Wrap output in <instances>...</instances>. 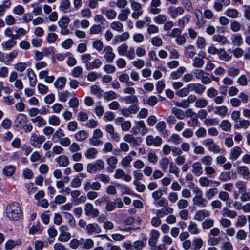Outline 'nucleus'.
Returning <instances> with one entry per match:
<instances>
[{"label": "nucleus", "mask_w": 250, "mask_h": 250, "mask_svg": "<svg viewBox=\"0 0 250 250\" xmlns=\"http://www.w3.org/2000/svg\"><path fill=\"white\" fill-rule=\"evenodd\" d=\"M6 214L7 217L12 221L19 220L23 215L20 205L16 202H14L7 206Z\"/></svg>", "instance_id": "f257e3e1"}, {"label": "nucleus", "mask_w": 250, "mask_h": 250, "mask_svg": "<svg viewBox=\"0 0 250 250\" xmlns=\"http://www.w3.org/2000/svg\"><path fill=\"white\" fill-rule=\"evenodd\" d=\"M192 191L195 194L192 199L193 204L200 208L206 207L208 205V201L204 198L203 191L197 187L193 188Z\"/></svg>", "instance_id": "f03ea898"}, {"label": "nucleus", "mask_w": 250, "mask_h": 250, "mask_svg": "<svg viewBox=\"0 0 250 250\" xmlns=\"http://www.w3.org/2000/svg\"><path fill=\"white\" fill-rule=\"evenodd\" d=\"M139 132L142 136L145 135L148 132V128L142 120L135 122V125L131 130V132L133 135H137Z\"/></svg>", "instance_id": "7ed1b4c3"}, {"label": "nucleus", "mask_w": 250, "mask_h": 250, "mask_svg": "<svg viewBox=\"0 0 250 250\" xmlns=\"http://www.w3.org/2000/svg\"><path fill=\"white\" fill-rule=\"evenodd\" d=\"M203 144L208 148V151L214 153H220L223 151V150L221 149L220 147L214 142L212 138L205 139L203 141Z\"/></svg>", "instance_id": "20e7f679"}, {"label": "nucleus", "mask_w": 250, "mask_h": 250, "mask_svg": "<svg viewBox=\"0 0 250 250\" xmlns=\"http://www.w3.org/2000/svg\"><path fill=\"white\" fill-rule=\"evenodd\" d=\"M123 206V203L120 198L116 199L114 201H112L108 198L106 203L105 209L106 211L110 212L114 210L116 207L118 208H121Z\"/></svg>", "instance_id": "39448f33"}, {"label": "nucleus", "mask_w": 250, "mask_h": 250, "mask_svg": "<svg viewBox=\"0 0 250 250\" xmlns=\"http://www.w3.org/2000/svg\"><path fill=\"white\" fill-rule=\"evenodd\" d=\"M131 3V7L133 12L131 16L133 18L138 19L143 13V10L142 9V5L140 3L135 2L133 0H130Z\"/></svg>", "instance_id": "423d86ee"}, {"label": "nucleus", "mask_w": 250, "mask_h": 250, "mask_svg": "<svg viewBox=\"0 0 250 250\" xmlns=\"http://www.w3.org/2000/svg\"><path fill=\"white\" fill-rule=\"evenodd\" d=\"M146 145L149 146L155 147L160 146L162 144V139L159 136H153L152 135H148L146 139Z\"/></svg>", "instance_id": "0eeeda50"}, {"label": "nucleus", "mask_w": 250, "mask_h": 250, "mask_svg": "<svg viewBox=\"0 0 250 250\" xmlns=\"http://www.w3.org/2000/svg\"><path fill=\"white\" fill-rule=\"evenodd\" d=\"M104 164L103 161L97 160L95 162L89 163L87 165V169L88 171H101L104 169Z\"/></svg>", "instance_id": "6e6552de"}, {"label": "nucleus", "mask_w": 250, "mask_h": 250, "mask_svg": "<svg viewBox=\"0 0 250 250\" xmlns=\"http://www.w3.org/2000/svg\"><path fill=\"white\" fill-rule=\"evenodd\" d=\"M45 140L44 136H38L35 133H33L30 137V143L34 147L39 148Z\"/></svg>", "instance_id": "1a4fd4ad"}, {"label": "nucleus", "mask_w": 250, "mask_h": 250, "mask_svg": "<svg viewBox=\"0 0 250 250\" xmlns=\"http://www.w3.org/2000/svg\"><path fill=\"white\" fill-rule=\"evenodd\" d=\"M123 139L125 142L129 143L134 146L140 145L142 142V140L140 137H134L130 134L125 135Z\"/></svg>", "instance_id": "9d476101"}, {"label": "nucleus", "mask_w": 250, "mask_h": 250, "mask_svg": "<svg viewBox=\"0 0 250 250\" xmlns=\"http://www.w3.org/2000/svg\"><path fill=\"white\" fill-rule=\"evenodd\" d=\"M84 211L86 215L90 216L92 218H95L97 217L99 214L98 209L97 208H94L93 205L89 203L85 204L84 207Z\"/></svg>", "instance_id": "9b49d317"}, {"label": "nucleus", "mask_w": 250, "mask_h": 250, "mask_svg": "<svg viewBox=\"0 0 250 250\" xmlns=\"http://www.w3.org/2000/svg\"><path fill=\"white\" fill-rule=\"evenodd\" d=\"M104 58L107 62L111 63L115 58V54L113 52V48L110 46H106L104 48Z\"/></svg>", "instance_id": "f8f14e48"}, {"label": "nucleus", "mask_w": 250, "mask_h": 250, "mask_svg": "<svg viewBox=\"0 0 250 250\" xmlns=\"http://www.w3.org/2000/svg\"><path fill=\"white\" fill-rule=\"evenodd\" d=\"M160 235V234L158 231L154 229L151 230L150 233V238L148 240V244L150 247V249L156 245Z\"/></svg>", "instance_id": "ddd939ff"}, {"label": "nucleus", "mask_w": 250, "mask_h": 250, "mask_svg": "<svg viewBox=\"0 0 250 250\" xmlns=\"http://www.w3.org/2000/svg\"><path fill=\"white\" fill-rule=\"evenodd\" d=\"M86 231L88 234L99 233L101 232V228L97 223H90L86 226Z\"/></svg>", "instance_id": "4468645a"}, {"label": "nucleus", "mask_w": 250, "mask_h": 250, "mask_svg": "<svg viewBox=\"0 0 250 250\" xmlns=\"http://www.w3.org/2000/svg\"><path fill=\"white\" fill-rule=\"evenodd\" d=\"M184 12V9L182 7H170L168 9V13L172 18H176L178 15H182Z\"/></svg>", "instance_id": "2eb2a0df"}, {"label": "nucleus", "mask_w": 250, "mask_h": 250, "mask_svg": "<svg viewBox=\"0 0 250 250\" xmlns=\"http://www.w3.org/2000/svg\"><path fill=\"white\" fill-rule=\"evenodd\" d=\"M166 127V124L164 121L159 122L156 125V128L164 137H166L168 135V131Z\"/></svg>", "instance_id": "dca6fc26"}, {"label": "nucleus", "mask_w": 250, "mask_h": 250, "mask_svg": "<svg viewBox=\"0 0 250 250\" xmlns=\"http://www.w3.org/2000/svg\"><path fill=\"white\" fill-rule=\"evenodd\" d=\"M231 43L236 46H240L243 43V40L240 33H234L231 36Z\"/></svg>", "instance_id": "f3484780"}, {"label": "nucleus", "mask_w": 250, "mask_h": 250, "mask_svg": "<svg viewBox=\"0 0 250 250\" xmlns=\"http://www.w3.org/2000/svg\"><path fill=\"white\" fill-rule=\"evenodd\" d=\"M102 64V61L98 58H95L93 61L85 65V68L88 71L100 68Z\"/></svg>", "instance_id": "a211bd4d"}, {"label": "nucleus", "mask_w": 250, "mask_h": 250, "mask_svg": "<svg viewBox=\"0 0 250 250\" xmlns=\"http://www.w3.org/2000/svg\"><path fill=\"white\" fill-rule=\"evenodd\" d=\"M210 214L209 211L202 209L197 211L194 216V219L198 221H203L206 217H209Z\"/></svg>", "instance_id": "6ab92c4d"}, {"label": "nucleus", "mask_w": 250, "mask_h": 250, "mask_svg": "<svg viewBox=\"0 0 250 250\" xmlns=\"http://www.w3.org/2000/svg\"><path fill=\"white\" fill-rule=\"evenodd\" d=\"M71 3L69 0H61L59 5V9L62 13H68L71 7Z\"/></svg>", "instance_id": "aec40b11"}, {"label": "nucleus", "mask_w": 250, "mask_h": 250, "mask_svg": "<svg viewBox=\"0 0 250 250\" xmlns=\"http://www.w3.org/2000/svg\"><path fill=\"white\" fill-rule=\"evenodd\" d=\"M26 123L27 117L26 115L23 114H18L15 121L16 126L20 128L23 127Z\"/></svg>", "instance_id": "412c9836"}, {"label": "nucleus", "mask_w": 250, "mask_h": 250, "mask_svg": "<svg viewBox=\"0 0 250 250\" xmlns=\"http://www.w3.org/2000/svg\"><path fill=\"white\" fill-rule=\"evenodd\" d=\"M242 152V149L239 146H234L230 150L229 157V159L232 161L237 160L241 155Z\"/></svg>", "instance_id": "4be33fe9"}, {"label": "nucleus", "mask_w": 250, "mask_h": 250, "mask_svg": "<svg viewBox=\"0 0 250 250\" xmlns=\"http://www.w3.org/2000/svg\"><path fill=\"white\" fill-rule=\"evenodd\" d=\"M212 40L218 42L221 45H225L229 43V41L227 37L223 35L219 34L214 35Z\"/></svg>", "instance_id": "5701e85b"}, {"label": "nucleus", "mask_w": 250, "mask_h": 250, "mask_svg": "<svg viewBox=\"0 0 250 250\" xmlns=\"http://www.w3.org/2000/svg\"><path fill=\"white\" fill-rule=\"evenodd\" d=\"M195 47L192 45H189L185 47L184 54L187 58H192L196 54Z\"/></svg>", "instance_id": "b1692460"}, {"label": "nucleus", "mask_w": 250, "mask_h": 250, "mask_svg": "<svg viewBox=\"0 0 250 250\" xmlns=\"http://www.w3.org/2000/svg\"><path fill=\"white\" fill-rule=\"evenodd\" d=\"M199 182L201 185L204 187L218 186L220 184L219 182L210 180L204 177L200 179Z\"/></svg>", "instance_id": "393cba45"}, {"label": "nucleus", "mask_w": 250, "mask_h": 250, "mask_svg": "<svg viewBox=\"0 0 250 250\" xmlns=\"http://www.w3.org/2000/svg\"><path fill=\"white\" fill-rule=\"evenodd\" d=\"M102 14L104 15L108 19H114L117 16V12L112 9L103 7L101 9Z\"/></svg>", "instance_id": "a878e982"}, {"label": "nucleus", "mask_w": 250, "mask_h": 250, "mask_svg": "<svg viewBox=\"0 0 250 250\" xmlns=\"http://www.w3.org/2000/svg\"><path fill=\"white\" fill-rule=\"evenodd\" d=\"M228 112V108L224 105L216 106L214 108V113L222 117H225Z\"/></svg>", "instance_id": "bb28decb"}, {"label": "nucleus", "mask_w": 250, "mask_h": 250, "mask_svg": "<svg viewBox=\"0 0 250 250\" xmlns=\"http://www.w3.org/2000/svg\"><path fill=\"white\" fill-rule=\"evenodd\" d=\"M16 39H10L1 43V47L3 49L9 50L12 48L17 43L15 40Z\"/></svg>", "instance_id": "cd10ccee"}, {"label": "nucleus", "mask_w": 250, "mask_h": 250, "mask_svg": "<svg viewBox=\"0 0 250 250\" xmlns=\"http://www.w3.org/2000/svg\"><path fill=\"white\" fill-rule=\"evenodd\" d=\"M221 215L224 217H228L233 219L237 216V213L235 211L230 210L228 208L225 207L221 210Z\"/></svg>", "instance_id": "c85d7f7f"}, {"label": "nucleus", "mask_w": 250, "mask_h": 250, "mask_svg": "<svg viewBox=\"0 0 250 250\" xmlns=\"http://www.w3.org/2000/svg\"><path fill=\"white\" fill-rule=\"evenodd\" d=\"M188 230L189 233L193 235H198L200 233L201 230L198 228L197 223L190 221L188 226Z\"/></svg>", "instance_id": "c756f323"}, {"label": "nucleus", "mask_w": 250, "mask_h": 250, "mask_svg": "<svg viewBox=\"0 0 250 250\" xmlns=\"http://www.w3.org/2000/svg\"><path fill=\"white\" fill-rule=\"evenodd\" d=\"M27 75L28 77L30 85L32 87L35 86L37 83V78L33 70L31 68H28L27 70Z\"/></svg>", "instance_id": "7c9ffc66"}, {"label": "nucleus", "mask_w": 250, "mask_h": 250, "mask_svg": "<svg viewBox=\"0 0 250 250\" xmlns=\"http://www.w3.org/2000/svg\"><path fill=\"white\" fill-rule=\"evenodd\" d=\"M186 70V68L185 67L180 66L176 71H173L170 74V77L172 80L178 79L181 77Z\"/></svg>", "instance_id": "2f4dec72"}, {"label": "nucleus", "mask_w": 250, "mask_h": 250, "mask_svg": "<svg viewBox=\"0 0 250 250\" xmlns=\"http://www.w3.org/2000/svg\"><path fill=\"white\" fill-rule=\"evenodd\" d=\"M106 162L109 166L107 167L108 170L112 171L116 168V165L118 163V159L114 156H111L107 159Z\"/></svg>", "instance_id": "473e14b6"}, {"label": "nucleus", "mask_w": 250, "mask_h": 250, "mask_svg": "<svg viewBox=\"0 0 250 250\" xmlns=\"http://www.w3.org/2000/svg\"><path fill=\"white\" fill-rule=\"evenodd\" d=\"M204 241L200 237H195L192 240L191 247L192 250H198L200 249L203 245Z\"/></svg>", "instance_id": "72a5a7b5"}, {"label": "nucleus", "mask_w": 250, "mask_h": 250, "mask_svg": "<svg viewBox=\"0 0 250 250\" xmlns=\"http://www.w3.org/2000/svg\"><path fill=\"white\" fill-rule=\"evenodd\" d=\"M250 125V122L249 120L242 119L235 123L234 125V128L236 129L240 128L246 129Z\"/></svg>", "instance_id": "f704fd0d"}, {"label": "nucleus", "mask_w": 250, "mask_h": 250, "mask_svg": "<svg viewBox=\"0 0 250 250\" xmlns=\"http://www.w3.org/2000/svg\"><path fill=\"white\" fill-rule=\"evenodd\" d=\"M218 56L220 60L225 62L229 61L232 58V56L228 53L225 49L223 48L219 49Z\"/></svg>", "instance_id": "c9c22d12"}, {"label": "nucleus", "mask_w": 250, "mask_h": 250, "mask_svg": "<svg viewBox=\"0 0 250 250\" xmlns=\"http://www.w3.org/2000/svg\"><path fill=\"white\" fill-rule=\"evenodd\" d=\"M221 129L226 132H229L231 130L232 124L228 120H223L219 124Z\"/></svg>", "instance_id": "e433bc0d"}, {"label": "nucleus", "mask_w": 250, "mask_h": 250, "mask_svg": "<svg viewBox=\"0 0 250 250\" xmlns=\"http://www.w3.org/2000/svg\"><path fill=\"white\" fill-rule=\"evenodd\" d=\"M88 136V133L86 131L80 130L74 134V138L77 141L83 142L87 138Z\"/></svg>", "instance_id": "4c0bfd02"}, {"label": "nucleus", "mask_w": 250, "mask_h": 250, "mask_svg": "<svg viewBox=\"0 0 250 250\" xmlns=\"http://www.w3.org/2000/svg\"><path fill=\"white\" fill-rule=\"evenodd\" d=\"M98 150L95 148H90L84 152L85 157L88 159H94L96 158Z\"/></svg>", "instance_id": "58836bf2"}, {"label": "nucleus", "mask_w": 250, "mask_h": 250, "mask_svg": "<svg viewBox=\"0 0 250 250\" xmlns=\"http://www.w3.org/2000/svg\"><path fill=\"white\" fill-rule=\"evenodd\" d=\"M66 81V79L65 77H59L55 81L54 85L56 88L62 89L65 86Z\"/></svg>", "instance_id": "ea45409f"}, {"label": "nucleus", "mask_w": 250, "mask_h": 250, "mask_svg": "<svg viewBox=\"0 0 250 250\" xmlns=\"http://www.w3.org/2000/svg\"><path fill=\"white\" fill-rule=\"evenodd\" d=\"M18 55V51L16 50H13L8 54L5 55V60H4V63L8 64L12 62L15 58H16Z\"/></svg>", "instance_id": "a19ab883"}, {"label": "nucleus", "mask_w": 250, "mask_h": 250, "mask_svg": "<svg viewBox=\"0 0 250 250\" xmlns=\"http://www.w3.org/2000/svg\"><path fill=\"white\" fill-rule=\"evenodd\" d=\"M190 16L187 15L182 18L179 19L177 21V25L181 28H184L185 24H188L190 21Z\"/></svg>", "instance_id": "79ce46f5"}, {"label": "nucleus", "mask_w": 250, "mask_h": 250, "mask_svg": "<svg viewBox=\"0 0 250 250\" xmlns=\"http://www.w3.org/2000/svg\"><path fill=\"white\" fill-rule=\"evenodd\" d=\"M56 162L62 167H66L69 164V161L68 157L61 155L56 159Z\"/></svg>", "instance_id": "37998d69"}, {"label": "nucleus", "mask_w": 250, "mask_h": 250, "mask_svg": "<svg viewBox=\"0 0 250 250\" xmlns=\"http://www.w3.org/2000/svg\"><path fill=\"white\" fill-rule=\"evenodd\" d=\"M31 122L34 123H37L36 125L39 127H42L46 125V121L41 116H36L31 120Z\"/></svg>", "instance_id": "c03bdc74"}, {"label": "nucleus", "mask_w": 250, "mask_h": 250, "mask_svg": "<svg viewBox=\"0 0 250 250\" xmlns=\"http://www.w3.org/2000/svg\"><path fill=\"white\" fill-rule=\"evenodd\" d=\"M65 136V134L61 128H58L52 135V140L54 142L57 143L62 137Z\"/></svg>", "instance_id": "a18cd8bd"}, {"label": "nucleus", "mask_w": 250, "mask_h": 250, "mask_svg": "<svg viewBox=\"0 0 250 250\" xmlns=\"http://www.w3.org/2000/svg\"><path fill=\"white\" fill-rule=\"evenodd\" d=\"M236 173H221L219 179L223 181L236 179Z\"/></svg>", "instance_id": "49530a36"}, {"label": "nucleus", "mask_w": 250, "mask_h": 250, "mask_svg": "<svg viewBox=\"0 0 250 250\" xmlns=\"http://www.w3.org/2000/svg\"><path fill=\"white\" fill-rule=\"evenodd\" d=\"M123 24L119 21H114L110 24V28L118 32L123 31Z\"/></svg>", "instance_id": "de8ad7c7"}, {"label": "nucleus", "mask_w": 250, "mask_h": 250, "mask_svg": "<svg viewBox=\"0 0 250 250\" xmlns=\"http://www.w3.org/2000/svg\"><path fill=\"white\" fill-rule=\"evenodd\" d=\"M173 211V209L170 207H167L166 208H162L161 209L157 210L156 214L157 216L159 217H163L165 215H167L168 213H171Z\"/></svg>", "instance_id": "09e8293b"}, {"label": "nucleus", "mask_w": 250, "mask_h": 250, "mask_svg": "<svg viewBox=\"0 0 250 250\" xmlns=\"http://www.w3.org/2000/svg\"><path fill=\"white\" fill-rule=\"evenodd\" d=\"M81 243H83L82 247H81L82 249H90L94 246V241L91 239L84 240L83 238H81Z\"/></svg>", "instance_id": "8fccbe9b"}, {"label": "nucleus", "mask_w": 250, "mask_h": 250, "mask_svg": "<svg viewBox=\"0 0 250 250\" xmlns=\"http://www.w3.org/2000/svg\"><path fill=\"white\" fill-rule=\"evenodd\" d=\"M224 14L227 15L229 18H236L238 17L239 12L238 11L234 8H228L225 12Z\"/></svg>", "instance_id": "3c124183"}, {"label": "nucleus", "mask_w": 250, "mask_h": 250, "mask_svg": "<svg viewBox=\"0 0 250 250\" xmlns=\"http://www.w3.org/2000/svg\"><path fill=\"white\" fill-rule=\"evenodd\" d=\"M104 99L107 101L116 99L117 98V94L113 91L105 92L103 94Z\"/></svg>", "instance_id": "603ef678"}, {"label": "nucleus", "mask_w": 250, "mask_h": 250, "mask_svg": "<svg viewBox=\"0 0 250 250\" xmlns=\"http://www.w3.org/2000/svg\"><path fill=\"white\" fill-rule=\"evenodd\" d=\"M218 193V189L216 188H213L208 189L205 192V195L208 200L212 199Z\"/></svg>", "instance_id": "864d4df0"}, {"label": "nucleus", "mask_w": 250, "mask_h": 250, "mask_svg": "<svg viewBox=\"0 0 250 250\" xmlns=\"http://www.w3.org/2000/svg\"><path fill=\"white\" fill-rule=\"evenodd\" d=\"M167 20V16L165 14H158L153 18V21L158 24H163Z\"/></svg>", "instance_id": "5fc2aeb1"}, {"label": "nucleus", "mask_w": 250, "mask_h": 250, "mask_svg": "<svg viewBox=\"0 0 250 250\" xmlns=\"http://www.w3.org/2000/svg\"><path fill=\"white\" fill-rule=\"evenodd\" d=\"M214 224V220L211 218H208L202 223V227L203 229L207 230L212 227Z\"/></svg>", "instance_id": "6e6d98bb"}, {"label": "nucleus", "mask_w": 250, "mask_h": 250, "mask_svg": "<svg viewBox=\"0 0 250 250\" xmlns=\"http://www.w3.org/2000/svg\"><path fill=\"white\" fill-rule=\"evenodd\" d=\"M222 241L221 237L208 236V244L209 246H216Z\"/></svg>", "instance_id": "4d7b16f0"}, {"label": "nucleus", "mask_w": 250, "mask_h": 250, "mask_svg": "<svg viewBox=\"0 0 250 250\" xmlns=\"http://www.w3.org/2000/svg\"><path fill=\"white\" fill-rule=\"evenodd\" d=\"M171 112L174 115L175 117L178 119L182 120L185 117V114L183 110L175 107H173L171 109Z\"/></svg>", "instance_id": "13d9d810"}, {"label": "nucleus", "mask_w": 250, "mask_h": 250, "mask_svg": "<svg viewBox=\"0 0 250 250\" xmlns=\"http://www.w3.org/2000/svg\"><path fill=\"white\" fill-rule=\"evenodd\" d=\"M130 11L128 8H125L121 11V12L118 15V19L121 21H125L127 18Z\"/></svg>", "instance_id": "bf43d9fd"}, {"label": "nucleus", "mask_w": 250, "mask_h": 250, "mask_svg": "<svg viewBox=\"0 0 250 250\" xmlns=\"http://www.w3.org/2000/svg\"><path fill=\"white\" fill-rule=\"evenodd\" d=\"M247 223V218L245 216L242 215L238 217L237 220L235 223V225L237 228H241L245 226Z\"/></svg>", "instance_id": "052dcab7"}, {"label": "nucleus", "mask_w": 250, "mask_h": 250, "mask_svg": "<svg viewBox=\"0 0 250 250\" xmlns=\"http://www.w3.org/2000/svg\"><path fill=\"white\" fill-rule=\"evenodd\" d=\"M30 160L32 162L36 161L43 162L44 160V158L41 155L39 152L36 151L31 155Z\"/></svg>", "instance_id": "680f3d73"}, {"label": "nucleus", "mask_w": 250, "mask_h": 250, "mask_svg": "<svg viewBox=\"0 0 250 250\" xmlns=\"http://www.w3.org/2000/svg\"><path fill=\"white\" fill-rule=\"evenodd\" d=\"M147 26V34L149 35L155 34H157L159 31L158 27L155 24H148Z\"/></svg>", "instance_id": "e2e57ef3"}, {"label": "nucleus", "mask_w": 250, "mask_h": 250, "mask_svg": "<svg viewBox=\"0 0 250 250\" xmlns=\"http://www.w3.org/2000/svg\"><path fill=\"white\" fill-rule=\"evenodd\" d=\"M70 93L68 91H63L58 93L59 101L62 102H66L70 97Z\"/></svg>", "instance_id": "0e129e2a"}, {"label": "nucleus", "mask_w": 250, "mask_h": 250, "mask_svg": "<svg viewBox=\"0 0 250 250\" xmlns=\"http://www.w3.org/2000/svg\"><path fill=\"white\" fill-rule=\"evenodd\" d=\"M124 100L127 104H138V100L137 96L135 95L127 96L124 98Z\"/></svg>", "instance_id": "69168bd1"}, {"label": "nucleus", "mask_w": 250, "mask_h": 250, "mask_svg": "<svg viewBox=\"0 0 250 250\" xmlns=\"http://www.w3.org/2000/svg\"><path fill=\"white\" fill-rule=\"evenodd\" d=\"M48 123L52 125L58 126L60 124L61 121L58 117L53 115L49 117Z\"/></svg>", "instance_id": "338daca9"}, {"label": "nucleus", "mask_w": 250, "mask_h": 250, "mask_svg": "<svg viewBox=\"0 0 250 250\" xmlns=\"http://www.w3.org/2000/svg\"><path fill=\"white\" fill-rule=\"evenodd\" d=\"M70 19L69 17L67 16L62 17L60 21H58V23L59 26L61 27H68V25L70 22Z\"/></svg>", "instance_id": "774afa93"}]
</instances>
